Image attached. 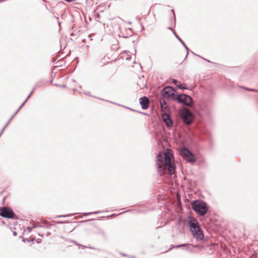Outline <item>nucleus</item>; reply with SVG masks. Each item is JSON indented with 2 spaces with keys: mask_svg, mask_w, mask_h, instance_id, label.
<instances>
[{
  "mask_svg": "<svg viewBox=\"0 0 258 258\" xmlns=\"http://www.w3.org/2000/svg\"><path fill=\"white\" fill-rule=\"evenodd\" d=\"M180 153L182 158L190 163L196 162L197 159L195 154L187 148L184 147L180 149Z\"/></svg>",
  "mask_w": 258,
  "mask_h": 258,
  "instance_id": "6",
  "label": "nucleus"
},
{
  "mask_svg": "<svg viewBox=\"0 0 258 258\" xmlns=\"http://www.w3.org/2000/svg\"><path fill=\"white\" fill-rule=\"evenodd\" d=\"M127 211H124V212H123L120 213V214H122V213H124L127 212Z\"/></svg>",
  "mask_w": 258,
  "mask_h": 258,
  "instance_id": "38",
  "label": "nucleus"
},
{
  "mask_svg": "<svg viewBox=\"0 0 258 258\" xmlns=\"http://www.w3.org/2000/svg\"><path fill=\"white\" fill-rule=\"evenodd\" d=\"M105 59H106V57H104L103 58H102L101 59L100 61H101V62H103V61H104Z\"/></svg>",
  "mask_w": 258,
  "mask_h": 258,
  "instance_id": "30",
  "label": "nucleus"
},
{
  "mask_svg": "<svg viewBox=\"0 0 258 258\" xmlns=\"http://www.w3.org/2000/svg\"><path fill=\"white\" fill-rule=\"evenodd\" d=\"M245 90H247V91H252V92H254V91H255L254 89H251V88H246V87H244L243 88Z\"/></svg>",
  "mask_w": 258,
  "mask_h": 258,
  "instance_id": "26",
  "label": "nucleus"
},
{
  "mask_svg": "<svg viewBox=\"0 0 258 258\" xmlns=\"http://www.w3.org/2000/svg\"><path fill=\"white\" fill-rule=\"evenodd\" d=\"M27 241H28V242H30V241H31V240H29V239H27Z\"/></svg>",
  "mask_w": 258,
  "mask_h": 258,
  "instance_id": "41",
  "label": "nucleus"
},
{
  "mask_svg": "<svg viewBox=\"0 0 258 258\" xmlns=\"http://www.w3.org/2000/svg\"><path fill=\"white\" fill-rule=\"evenodd\" d=\"M168 29L172 30H173L171 27H168Z\"/></svg>",
  "mask_w": 258,
  "mask_h": 258,
  "instance_id": "34",
  "label": "nucleus"
},
{
  "mask_svg": "<svg viewBox=\"0 0 258 258\" xmlns=\"http://www.w3.org/2000/svg\"><path fill=\"white\" fill-rule=\"evenodd\" d=\"M190 245H191V244H189V243L180 244L176 245H172L171 246V247L169 248V249L168 250H170L172 248H180L181 247H186V250H187L189 251H191V249H190L189 247V246H190Z\"/></svg>",
  "mask_w": 258,
  "mask_h": 258,
  "instance_id": "15",
  "label": "nucleus"
},
{
  "mask_svg": "<svg viewBox=\"0 0 258 258\" xmlns=\"http://www.w3.org/2000/svg\"><path fill=\"white\" fill-rule=\"evenodd\" d=\"M202 58L203 59H204V60H206L207 61L210 62V61H209V60L206 59H205V58H203V57H202Z\"/></svg>",
  "mask_w": 258,
  "mask_h": 258,
  "instance_id": "36",
  "label": "nucleus"
},
{
  "mask_svg": "<svg viewBox=\"0 0 258 258\" xmlns=\"http://www.w3.org/2000/svg\"><path fill=\"white\" fill-rule=\"evenodd\" d=\"M180 118L184 124L190 125L195 119L194 113L186 107H183L179 110Z\"/></svg>",
  "mask_w": 258,
  "mask_h": 258,
  "instance_id": "4",
  "label": "nucleus"
},
{
  "mask_svg": "<svg viewBox=\"0 0 258 258\" xmlns=\"http://www.w3.org/2000/svg\"><path fill=\"white\" fill-rule=\"evenodd\" d=\"M60 86L62 88H65L66 87V85H60Z\"/></svg>",
  "mask_w": 258,
  "mask_h": 258,
  "instance_id": "33",
  "label": "nucleus"
},
{
  "mask_svg": "<svg viewBox=\"0 0 258 258\" xmlns=\"http://www.w3.org/2000/svg\"><path fill=\"white\" fill-rule=\"evenodd\" d=\"M188 226L193 236L197 239L202 240L204 238V233L200 228L198 222L191 216H188Z\"/></svg>",
  "mask_w": 258,
  "mask_h": 258,
  "instance_id": "2",
  "label": "nucleus"
},
{
  "mask_svg": "<svg viewBox=\"0 0 258 258\" xmlns=\"http://www.w3.org/2000/svg\"><path fill=\"white\" fill-rule=\"evenodd\" d=\"M149 99L146 96L142 97L140 98V104L143 109H147L149 107Z\"/></svg>",
  "mask_w": 258,
  "mask_h": 258,
  "instance_id": "11",
  "label": "nucleus"
},
{
  "mask_svg": "<svg viewBox=\"0 0 258 258\" xmlns=\"http://www.w3.org/2000/svg\"><path fill=\"white\" fill-rule=\"evenodd\" d=\"M192 209L199 215L204 216L208 211L206 202L201 200H195L191 203Z\"/></svg>",
  "mask_w": 258,
  "mask_h": 258,
  "instance_id": "3",
  "label": "nucleus"
},
{
  "mask_svg": "<svg viewBox=\"0 0 258 258\" xmlns=\"http://www.w3.org/2000/svg\"><path fill=\"white\" fill-rule=\"evenodd\" d=\"M200 110L202 114L208 118H211L213 116V109L212 107L207 104H203L200 106Z\"/></svg>",
  "mask_w": 258,
  "mask_h": 258,
  "instance_id": "8",
  "label": "nucleus"
},
{
  "mask_svg": "<svg viewBox=\"0 0 258 258\" xmlns=\"http://www.w3.org/2000/svg\"><path fill=\"white\" fill-rule=\"evenodd\" d=\"M102 212H103V211H96V212H89V213H86L85 214V215H92V214H97L100 213H102Z\"/></svg>",
  "mask_w": 258,
  "mask_h": 258,
  "instance_id": "21",
  "label": "nucleus"
},
{
  "mask_svg": "<svg viewBox=\"0 0 258 258\" xmlns=\"http://www.w3.org/2000/svg\"><path fill=\"white\" fill-rule=\"evenodd\" d=\"M34 91V89L32 90V91L30 92V93L29 94V95L28 96V97H27V98L25 99V100L22 103V104H21L22 106H23L25 103L27 101V100L29 99V98L30 97L31 94L33 93Z\"/></svg>",
  "mask_w": 258,
  "mask_h": 258,
  "instance_id": "20",
  "label": "nucleus"
},
{
  "mask_svg": "<svg viewBox=\"0 0 258 258\" xmlns=\"http://www.w3.org/2000/svg\"><path fill=\"white\" fill-rule=\"evenodd\" d=\"M172 82L176 86V87L181 90L188 89V87L185 86H183L176 79H172ZM184 85H185V84Z\"/></svg>",
  "mask_w": 258,
  "mask_h": 258,
  "instance_id": "16",
  "label": "nucleus"
},
{
  "mask_svg": "<svg viewBox=\"0 0 258 258\" xmlns=\"http://www.w3.org/2000/svg\"><path fill=\"white\" fill-rule=\"evenodd\" d=\"M2 223H3V224H5V222L4 221H2Z\"/></svg>",
  "mask_w": 258,
  "mask_h": 258,
  "instance_id": "42",
  "label": "nucleus"
},
{
  "mask_svg": "<svg viewBox=\"0 0 258 258\" xmlns=\"http://www.w3.org/2000/svg\"><path fill=\"white\" fill-rule=\"evenodd\" d=\"M121 254L123 256L127 257L128 258H135V256L134 255H129L123 253H121Z\"/></svg>",
  "mask_w": 258,
  "mask_h": 258,
  "instance_id": "23",
  "label": "nucleus"
},
{
  "mask_svg": "<svg viewBox=\"0 0 258 258\" xmlns=\"http://www.w3.org/2000/svg\"><path fill=\"white\" fill-rule=\"evenodd\" d=\"M25 240H25V239H23V241H24V242H25Z\"/></svg>",
  "mask_w": 258,
  "mask_h": 258,
  "instance_id": "43",
  "label": "nucleus"
},
{
  "mask_svg": "<svg viewBox=\"0 0 258 258\" xmlns=\"http://www.w3.org/2000/svg\"><path fill=\"white\" fill-rule=\"evenodd\" d=\"M171 11L173 13V22L175 24V21H176V20H175V13H174V11L173 10H171Z\"/></svg>",
  "mask_w": 258,
  "mask_h": 258,
  "instance_id": "25",
  "label": "nucleus"
},
{
  "mask_svg": "<svg viewBox=\"0 0 258 258\" xmlns=\"http://www.w3.org/2000/svg\"><path fill=\"white\" fill-rule=\"evenodd\" d=\"M3 209V207H0V214L2 213Z\"/></svg>",
  "mask_w": 258,
  "mask_h": 258,
  "instance_id": "32",
  "label": "nucleus"
},
{
  "mask_svg": "<svg viewBox=\"0 0 258 258\" xmlns=\"http://www.w3.org/2000/svg\"><path fill=\"white\" fill-rule=\"evenodd\" d=\"M165 167L162 169V170L164 172V170H167L168 173L172 175L174 174L176 166L173 162H171L170 164L164 166Z\"/></svg>",
  "mask_w": 258,
  "mask_h": 258,
  "instance_id": "12",
  "label": "nucleus"
},
{
  "mask_svg": "<svg viewBox=\"0 0 258 258\" xmlns=\"http://www.w3.org/2000/svg\"><path fill=\"white\" fill-rule=\"evenodd\" d=\"M183 47L185 48V49H186V55L185 56V59H186L188 56V53H189V49L187 47V46L186 45V44L184 43L183 45Z\"/></svg>",
  "mask_w": 258,
  "mask_h": 258,
  "instance_id": "22",
  "label": "nucleus"
},
{
  "mask_svg": "<svg viewBox=\"0 0 258 258\" xmlns=\"http://www.w3.org/2000/svg\"><path fill=\"white\" fill-rule=\"evenodd\" d=\"M6 200V198H4L3 200V204H4Z\"/></svg>",
  "mask_w": 258,
  "mask_h": 258,
  "instance_id": "35",
  "label": "nucleus"
},
{
  "mask_svg": "<svg viewBox=\"0 0 258 258\" xmlns=\"http://www.w3.org/2000/svg\"><path fill=\"white\" fill-rule=\"evenodd\" d=\"M172 154L169 152L160 151L156 156V162L157 165V172L161 175H164V171L162 170V164L164 166L169 164L171 162V156Z\"/></svg>",
  "mask_w": 258,
  "mask_h": 258,
  "instance_id": "1",
  "label": "nucleus"
},
{
  "mask_svg": "<svg viewBox=\"0 0 258 258\" xmlns=\"http://www.w3.org/2000/svg\"><path fill=\"white\" fill-rule=\"evenodd\" d=\"M51 226V225L49 224L47 222L45 221H43L41 223L35 224L33 225L32 228H35L37 227H43L46 228H49Z\"/></svg>",
  "mask_w": 258,
  "mask_h": 258,
  "instance_id": "13",
  "label": "nucleus"
},
{
  "mask_svg": "<svg viewBox=\"0 0 258 258\" xmlns=\"http://www.w3.org/2000/svg\"><path fill=\"white\" fill-rule=\"evenodd\" d=\"M68 216H69V215H59V216H56V218H59V217H68Z\"/></svg>",
  "mask_w": 258,
  "mask_h": 258,
  "instance_id": "28",
  "label": "nucleus"
},
{
  "mask_svg": "<svg viewBox=\"0 0 258 258\" xmlns=\"http://www.w3.org/2000/svg\"><path fill=\"white\" fill-rule=\"evenodd\" d=\"M173 101H176L178 103L185 106L192 107L194 104L192 98L185 94L177 93L175 98H173Z\"/></svg>",
  "mask_w": 258,
  "mask_h": 258,
  "instance_id": "5",
  "label": "nucleus"
},
{
  "mask_svg": "<svg viewBox=\"0 0 258 258\" xmlns=\"http://www.w3.org/2000/svg\"><path fill=\"white\" fill-rule=\"evenodd\" d=\"M90 92H89L88 93H86V94H87V95H90Z\"/></svg>",
  "mask_w": 258,
  "mask_h": 258,
  "instance_id": "40",
  "label": "nucleus"
},
{
  "mask_svg": "<svg viewBox=\"0 0 258 258\" xmlns=\"http://www.w3.org/2000/svg\"><path fill=\"white\" fill-rule=\"evenodd\" d=\"M165 98H162L160 99V107L162 111H165L166 109H167V105L166 104V102L165 100L164 99Z\"/></svg>",
  "mask_w": 258,
  "mask_h": 258,
  "instance_id": "17",
  "label": "nucleus"
},
{
  "mask_svg": "<svg viewBox=\"0 0 258 258\" xmlns=\"http://www.w3.org/2000/svg\"><path fill=\"white\" fill-rule=\"evenodd\" d=\"M194 246H195V247H200V246H199V245H194Z\"/></svg>",
  "mask_w": 258,
  "mask_h": 258,
  "instance_id": "37",
  "label": "nucleus"
},
{
  "mask_svg": "<svg viewBox=\"0 0 258 258\" xmlns=\"http://www.w3.org/2000/svg\"><path fill=\"white\" fill-rule=\"evenodd\" d=\"M99 233L100 234H102V235H103V236H105V232H104L103 230H101V229H100V230H99Z\"/></svg>",
  "mask_w": 258,
  "mask_h": 258,
  "instance_id": "27",
  "label": "nucleus"
},
{
  "mask_svg": "<svg viewBox=\"0 0 258 258\" xmlns=\"http://www.w3.org/2000/svg\"><path fill=\"white\" fill-rule=\"evenodd\" d=\"M162 117L163 121L168 128H170L173 126V121L171 119L169 114L165 112L163 113Z\"/></svg>",
  "mask_w": 258,
  "mask_h": 258,
  "instance_id": "10",
  "label": "nucleus"
},
{
  "mask_svg": "<svg viewBox=\"0 0 258 258\" xmlns=\"http://www.w3.org/2000/svg\"><path fill=\"white\" fill-rule=\"evenodd\" d=\"M173 33L174 34L175 37L178 39V40L183 45L185 43L183 41V40L177 35L175 31L174 30H172Z\"/></svg>",
  "mask_w": 258,
  "mask_h": 258,
  "instance_id": "18",
  "label": "nucleus"
},
{
  "mask_svg": "<svg viewBox=\"0 0 258 258\" xmlns=\"http://www.w3.org/2000/svg\"><path fill=\"white\" fill-rule=\"evenodd\" d=\"M2 213L0 214V216L7 219H14L15 213L13 212V209L9 207H3Z\"/></svg>",
  "mask_w": 258,
  "mask_h": 258,
  "instance_id": "9",
  "label": "nucleus"
},
{
  "mask_svg": "<svg viewBox=\"0 0 258 258\" xmlns=\"http://www.w3.org/2000/svg\"><path fill=\"white\" fill-rule=\"evenodd\" d=\"M13 235L15 236L17 235V233L16 231H13Z\"/></svg>",
  "mask_w": 258,
  "mask_h": 258,
  "instance_id": "31",
  "label": "nucleus"
},
{
  "mask_svg": "<svg viewBox=\"0 0 258 258\" xmlns=\"http://www.w3.org/2000/svg\"><path fill=\"white\" fill-rule=\"evenodd\" d=\"M32 228H33L32 227V228H31V227H27V230H28V231L29 232H31L32 231Z\"/></svg>",
  "mask_w": 258,
  "mask_h": 258,
  "instance_id": "29",
  "label": "nucleus"
},
{
  "mask_svg": "<svg viewBox=\"0 0 258 258\" xmlns=\"http://www.w3.org/2000/svg\"><path fill=\"white\" fill-rule=\"evenodd\" d=\"M162 95L163 98L173 100V98L176 96V90L170 86H166L161 91Z\"/></svg>",
  "mask_w": 258,
  "mask_h": 258,
  "instance_id": "7",
  "label": "nucleus"
},
{
  "mask_svg": "<svg viewBox=\"0 0 258 258\" xmlns=\"http://www.w3.org/2000/svg\"><path fill=\"white\" fill-rule=\"evenodd\" d=\"M255 91H254V92H258V90L257 89H255Z\"/></svg>",
  "mask_w": 258,
  "mask_h": 258,
  "instance_id": "39",
  "label": "nucleus"
},
{
  "mask_svg": "<svg viewBox=\"0 0 258 258\" xmlns=\"http://www.w3.org/2000/svg\"><path fill=\"white\" fill-rule=\"evenodd\" d=\"M23 107L22 105L19 107V108L16 110V111L14 113V114L12 116V117L9 119V120L8 121L6 125L3 127L2 128L1 132H0V137L2 136L3 132L5 131L8 125L9 124V123L11 122L13 118L16 115V114L18 112V111L21 109V108Z\"/></svg>",
  "mask_w": 258,
  "mask_h": 258,
  "instance_id": "14",
  "label": "nucleus"
},
{
  "mask_svg": "<svg viewBox=\"0 0 258 258\" xmlns=\"http://www.w3.org/2000/svg\"><path fill=\"white\" fill-rule=\"evenodd\" d=\"M72 242L74 243L75 244H76V245H79V246H81V247H85V248H89L90 249H96V248L95 247H87V246H84L83 245H81V244H79L77 241H75V240H72Z\"/></svg>",
  "mask_w": 258,
  "mask_h": 258,
  "instance_id": "19",
  "label": "nucleus"
},
{
  "mask_svg": "<svg viewBox=\"0 0 258 258\" xmlns=\"http://www.w3.org/2000/svg\"><path fill=\"white\" fill-rule=\"evenodd\" d=\"M106 101L109 102H110V103H113V104H116V105H118V106H121V105H120V104H116V103H114V102H111V101H108V100H106ZM121 106L124 107H125V108H127V109H130V110H132V109H131V108H128V107H125V106H123V105H121ZM132 110L134 111V110H133V109H132Z\"/></svg>",
  "mask_w": 258,
  "mask_h": 258,
  "instance_id": "24",
  "label": "nucleus"
}]
</instances>
